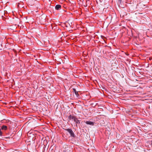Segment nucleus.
Here are the masks:
<instances>
[{
  "mask_svg": "<svg viewBox=\"0 0 152 152\" xmlns=\"http://www.w3.org/2000/svg\"><path fill=\"white\" fill-rule=\"evenodd\" d=\"M122 0H118V3L121 4L122 2Z\"/></svg>",
  "mask_w": 152,
  "mask_h": 152,
  "instance_id": "obj_8",
  "label": "nucleus"
},
{
  "mask_svg": "<svg viewBox=\"0 0 152 152\" xmlns=\"http://www.w3.org/2000/svg\"><path fill=\"white\" fill-rule=\"evenodd\" d=\"M151 145H152V141H151Z\"/></svg>",
  "mask_w": 152,
  "mask_h": 152,
  "instance_id": "obj_10",
  "label": "nucleus"
},
{
  "mask_svg": "<svg viewBox=\"0 0 152 152\" xmlns=\"http://www.w3.org/2000/svg\"><path fill=\"white\" fill-rule=\"evenodd\" d=\"M73 91H74L75 95L77 96L79 95L77 91H76V90L75 89H73Z\"/></svg>",
  "mask_w": 152,
  "mask_h": 152,
  "instance_id": "obj_7",
  "label": "nucleus"
},
{
  "mask_svg": "<svg viewBox=\"0 0 152 152\" xmlns=\"http://www.w3.org/2000/svg\"><path fill=\"white\" fill-rule=\"evenodd\" d=\"M74 121L76 123V126H77V124H80V121L78 120L77 118L76 117L73 119Z\"/></svg>",
  "mask_w": 152,
  "mask_h": 152,
  "instance_id": "obj_3",
  "label": "nucleus"
},
{
  "mask_svg": "<svg viewBox=\"0 0 152 152\" xmlns=\"http://www.w3.org/2000/svg\"><path fill=\"white\" fill-rule=\"evenodd\" d=\"M55 9L57 10H59L61 9V6L60 4H57L55 7Z\"/></svg>",
  "mask_w": 152,
  "mask_h": 152,
  "instance_id": "obj_4",
  "label": "nucleus"
},
{
  "mask_svg": "<svg viewBox=\"0 0 152 152\" xmlns=\"http://www.w3.org/2000/svg\"><path fill=\"white\" fill-rule=\"evenodd\" d=\"M1 129L6 130L7 129V127L5 125H3L1 127Z\"/></svg>",
  "mask_w": 152,
  "mask_h": 152,
  "instance_id": "obj_5",
  "label": "nucleus"
},
{
  "mask_svg": "<svg viewBox=\"0 0 152 152\" xmlns=\"http://www.w3.org/2000/svg\"><path fill=\"white\" fill-rule=\"evenodd\" d=\"M85 123L88 125H89L91 126H93L95 124L94 122L91 121H87L85 122Z\"/></svg>",
  "mask_w": 152,
  "mask_h": 152,
  "instance_id": "obj_2",
  "label": "nucleus"
},
{
  "mask_svg": "<svg viewBox=\"0 0 152 152\" xmlns=\"http://www.w3.org/2000/svg\"><path fill=\"white\" fill-rule=\"evenodd\" d=\"M66 130L70 134V136L71 137H75V135L72 129H66Z\"/></svg>",
  "mask_w": 152,
  "mask_h": 152,
  "instance_id": "obj_1",
  "label": "nucleus"
},
{
  "mask_svg": "<svg viewBox=\"0 0 152 152\" xmlns=\"http://www.w3.org/2000/svg\"><path fill=\"white\" fill-rule=\"evenodd\" d=\"M75 117L72 116L71 115H70L69 116L68 118L69 120H70L71 119L73 120Z\"/></svg>",
  "mask_w": 152,
  "mask_h": 152,
  "instance_id": "obj_6",
  "label": "nucleus"
},
{
  "mask_svg": "<svg viewBox=\"0 0 152 152\" xmlns=\"http://www.w3.org/2000/svg\"><path fill=\"white\" fill-rule=\"evenodd\" d=\"M2 132L1 131V129L0 128V136H1L2 135Z\"/></svg>",
  "mask_w": 152,
  "mask_h": 152,
  "instance_id": "obj_9",
  "label": "nucleus"
}]
</instances>
